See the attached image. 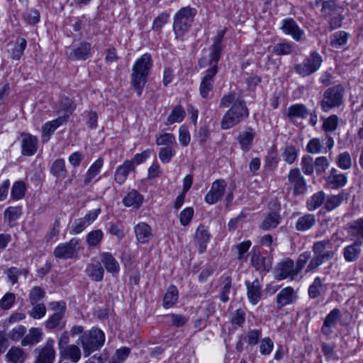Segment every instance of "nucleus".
I'll return each mask as SVG.
<instances>
[{"instance_id": "1", "label": "nucleus", "mask_w": 363, "mask_h": 363, "mask_svg": "<svg viewBox=\"0 0 363 363\" xmlns=\"http://www.w3.org/2000/svg\"><path fill=\"white\" fill-rule=\"evenodd\" d=\"M312 251L313 257L306 266V273L315 272L320 266L331 260L336 253V250L333 248V243L329 239L315 242L312 246Z\"/></svg>"}, {"instance_id": "2", "label": "nucleus", "mask_w": 363, "mask_h": 363, "mask_svg": "<svg viewBox=\"0 0 363 363\" xmlns=\"http://www.w3.org/2000/svg\"><path fill=\"white\" fill-rule=\"evenodd\" d=\"M152 66V57L149 53L143 54L133 66L131 84L139 96L147 82V76Z\"/></svg>"}, {"instance_id": "3", "label": "nucleus", "mask_w": 363, "mask_h": 363, "mask_svg": "<svg viewBox=\"0 0 363 363\" xmlns=\"http://www.w3.org/2000/svg\"><path fill=\"white\" fill-rule=\"evenodd\" d=\"M196 14V10L190 6L182 7L176 13L174 16L173 31L177 40H184V36L189 31Z\"/></svg>"}, {"instance_id": "4", "label": "nucleus", "mask_w": 363, "mask_h": 363, "mask_svg": "<svg viewBox=\"0 0 363 363\" xmlns=\"http://www.w3.org/2000/svg\"><path fill=\"white\" fill-rule=\"evenodd\" d=\"M249 111L242 99H237L230 109L224 114L220 121V128L228 130L247 119Z\"/></svg>"}, {"instance_id": "5", "label": "nucleus", "mask_w": 363, "mask_h": 363, "mask_svg": "<svg viewBox=\"0 0 363 363\" xmlns=\"http://www.w3.org/2000/svg\"><path fill=\"white\" fill-rule=\"evenodd\" d=\"M104 342L105 335L104 332L99 328H94L83 333L79 336L77 343L82 346L84 356L87 357L91 353L101 348Z\"/></svg>"}, {"instance_id": "6", "label": "nucleus", "mask_w": 363, "mask_h": 363, "mask_svg": "<svg viewBox=\"0 0 363 363\" xmlns=\"http://www.w3.org/2000/svg\"><path fill=\"white\" fill-rule=\"evenodd\" d=\"M345 90L342 84H337L328 88L323 94L320 102L321 110L328 112L332 109L338 108L343 105Z\"/></svg>"}, {"instance_id": "7", "label": "nucleus", "mask_w": 363, "mask_h": 363, "mask_svg": "<svg viewBox=\"0 0 363 363\" xmlns=\"http://www.w3.org/2000/svg\"><path fill=\"white\" fill-rule=\"evenodd\" d=\"M83 249L79 238H73L69 242L61 243L54 250L55 257L63 259L77 258L78 253Z\"/></svg>"}, {"instance_id": "8", "label": "nucleus", "mask_w": 363, "mask_h": 363, "mask_svg": "<svg viewBox=\"0 0 363 363\" xmlns=\"http://www.w3.org/2000/svg\"><path fill=\"white\" fill-rule=\"evenodd\" d=\"M322 57L317 52H312L301 63L294 65V71L301 77H307L320 67Z\"/></svg>"}, {"instance_id": "9", "label": "nucleus", "mask_w": 363, "mask_h": 363, "mask_svg": "<svg viewBox=\"0 0 363 363\" xmlns=\"http://www.w3.org/2000/svg\"><path fill=\"white\" fill-rule=\"evenodd\" d=\"M34 363H54L55 359V340L47 339L44 346L35 349Z\"/></svg>"}, {"instance_id": "10", "label": "nucleus", "mask_w": 363, "mask_h": 363, "mask_svg": "<svg viewBox=\"0 0 363 363\" xmlns=\"http://www.w3.org/2000/svg\"><path fill=\"white\" fill-rule=\"evenodd\" d=\"M286 185L292 189L295 196L303 194L307 190L306 181L298 168H294L289 171Z\"/></svg>"}, {"instance_id": "11", "label": "nucleus", "mask_w": 363, "mask_h": 363, "mask_svg": "<svg viewBox=\"0 0 363 363\" xmlns=\"http://www.w3.org/2000/svg\"><path fill=\"white\" fill-rule=\"evenodd\" d=\"M298 274V273L296 272L294 261L291 259H287L277 264L275 278L279 281L287 278L293 280Z\"/></svg>"}, {"instance_id": "12", "label": "nucleus", "mask_w": 363, "mask_h": 363, "mask_svg": "<svg viewBox=\"0 0 363 363\" xmlns=\"http://www.w3.org/2000/svg\"><path fill=\"white\" fill-rule=\"evenodd\" d=\"M281 29L284 34L291 35L297 42H301L304 39V30L293 18L284 19L281 22Z\"/></svg>"}, {"instance_id": "13", "label": "nucleus", "mask_w": 363, "mask_h": 363, "mask_svg": "<svg viewBox=\"0 0 363 363\" xmlns=\"http://www.w3.org/2000/svg\"><path fill=\"white\" fill-rule=\"evenodd\" d=\"M227 184L223 179L216 180L205 196V201L208 204H214L220 200L224 194Z\"/></svg>"}, {"instance_id": "14", "label": "nucleus", "mask_w": 363, "mask_h": 363, "mask_svg": "<svg viewBox=\"0 0 363 363\" xmlns=\"http://www.w3.org/2000/svg\"><path fill=\"white\" fill-rule=\"evenodd\" d=\"M342 317L340 309L335 308L333 309L325 317L323 324L321 327V333L326 337H330L333 333V330L337 326V322Z\"/></svg>"}, {"instance_id": "15", "label": "nucleus", "mask_w": 363, "mask_h": 363, "mask_svg": "<svg viewBox=\"0 0 363 363\" xmlns=\"http://www.w3.org/2000/svg\"><path fill=\"white\" fill-rule=\"evenodd\" d=\"M215 68H208L204 73L199 86V93L202 98L206 99L212 91L214 77L217 74Z\"/></svg>"}, {"instance_id": "16", "label": "nucleus", "mask_w": 363, "mask_h": 363, "mask_svg": "<svg viewBox=\"0 0 363 363\" xmlns=\"http://www.w3.org/2000/svg\"><path fill=\"white\" fill-rule=\"evenodd\" d=\"M68 115L60 116L55 120L45 123L42 127V139L48 142L58 127L67 123Z\"/></svg>"}, {"instance_id": "17", "label": "nucleus", "mask_w": 363, "mask_h": 363, "mask_svg": "<svg viewBox=\"0 0 363 363\" xmlns=\"http://www.w3.org/2000/svg\"><path fill=\"white\" fill-rule=\"evenodd\" d=\"M136 240L142 244L149 242L153 237L152 228L145 222H140L134 227Z\"/></svg>"}, {"instance_id": "18", "label": "nucleus", "mask_w": 363, "mask_h": 363, "mask_svg": "<svg viewBox=\"0 0 363 363\" xmlns=\"http://www.w3.org/2000/svg\"><path fill=\"white\" fill-rule=\"evenodd\" d=\"M247 288V295L249 301L253 304H257L262 298V285L258 279H255L253 281H245Z\"/></svg>"}, {"instance_id": "19", "label": "nucleus", "mask_w": 363, "mask_h": 363, "mask_svg": "<svg viewBox=\"0 0 363 363\" xmlns=\"http://www.w3.org/2000/svg\"><path fill=\"white\" fill-rule=\"evenodd\" d=\"M297 298V295L291 286L282 289L277 296V305L279 308L292 303Z\"/></svg>"}, {"instance_id": "20", "label": "nucleus", "mask_w": 363, "mask_h": 363, "mask_svg": "<svg viewBox=\"0 0 363 363\" xmlns=\"http://www.w3.org/2000/svg\"><path fill=\"white\" fill-rule=\"evenodd\" d=\"M255 135L256 133L251 127H248L244 131L240 133L237 137V140L242 151L247 152L250 150Z\"/></svg>"}, {"instance_id": "21", "label": "nucleus", "mask_w": 363, "mask_h": 363, "mask_svg": "<svg viewBox=\"0 0 363 363\" xmlns=\"http://www.w3.org/2000/svg\"><path fill=\"white\" fill-rule=\"evenodd\" d=\"M23 139L21 141L22 154L26 156L33 155L38 148V138L36 136L32 135L29 133L22 135Z\"/></svg>"}, {"instance_id": "22", "label": "nucleus", "mask_w": 363, "mask_h": 363, "mask_svg": "<svg viewBox=\"0 0 363 363\" xmlns=\"http://www.w3.org/2000/svg\"><path fill=\"white\" fill-rule=\"evenodd\" d=\"M134 169L135 165L133 162L128 160H125L116 170L114 174L115 181L119 184H123L125 182L129 173Z\"/></svg>"}, {"instance_id": "23", "label": "nucleus", "mask_w": 363, "mask_h": 363, "mask_svg": "<svg viewBox=\"0 0 363 363\" xmlns=\"http://www.w3.org/2000/svg\"><path fill=\"white\" fill-rule=\"evenodd\" d=\"M308 110L303 104H294L288 108L287 116L291 123H295L297 119H305L308 116Z\"/></svg>"}, {"instance_id": "24", "label": "nucleus", "mask_w": 363, "mask_h": 363, "mask_svg": "<svg viewBox=\"0 0 363 363\" xmlns=\"http://www.w3.org/2000/svg\"><path fill=\"white\" fill-rule=\"evenodd\" d=\"M61 359L70 360L73 363L78 362L82 356L81 350L78 345L72 344L59 351Z\"/></svg>"}, {"instance_id": "25", "label": "nucleus", "mask_w": 363, "mask_h": 363, "mask_svg": "<svg viewBox=\"0 0 363 363\" xmlns=\"http://www.w3.org/2000/svg\"><path fill=\"white\" fill-rule=\"evenodd\" d=\"M210 237L211 235L207 228L203 225H199L195 234V240L199 245V252L200 254L206 251Z\"/></svg>"}, {"instance_id": "26", "label": "nucleus", "mask_w": 363, "mask_h": 363, "mask_svg": "<svg viewBox=\"0 0 363 363\" xmlns=\"http://www.w3.org/2000/svg\"><path fill=\"white\" fill-rule=\"evenodd\" d=\"M362 244L361 240H356L352 245L345 247L343 249L344 259L349 262H355L360 255Z\"/></svg>"}, {"instance_id": "27", "label": "nucleus", "mask_w": 363, "mask_h": 363, "mask_svg": "<svg viewBox=\"0 0 363 363\" xmlns=\"http://www.w3.org/2000/svg\"><path fill=\"white\" fill-rule=\"evenodd\" d=\"M43 336V333L40 328H31L28 333L21 340L22 346H31L40 342Z\"/></svg>"}, {"instance_id": "28", "label": "nucleus", "mask_w": 363, "mask_h": 363, "mask_svg": "<svg viewBox=\"0 0 363 363\" xmlns=\"http://www.w3.org/2000/svg\"><path fill=\"white\" fill-rule=\"evenodd\" d=\"M91 44L87 42H82L77 48H73L69 57L75 60H85L91 55Z\"/></svg>"}, {"instance_id": "29", "label": "nucleus", "mask_w": 363, "mask_h": 363, "mask_svg": "<svg viewBox=\"0 0 363 363\" xmlns=\"http://www.w3.org/2000/svg\"><path fill=\"white\" fill-rule=\"evenodd\" d=\"M104 165V160L101 157L95 160L86 172L84 179V185L87 186L99 174Z\"/></svg>"}, {"instance_id": "30", "label": "nucleus", "mask_w": 363, "mask_h": 363, "mask_svg": "<svg viewBox=\"0 0 363 363\" xmlns=\"http://www.w3.org/2000/svg\"><path fill=\"white\" fill-rule=\"evenodd\" d=\"M101 259L108 272L117 274L119 272V263L110 252H103Z\"/></svg>"}, {"instance_id": "31", "label": "nucleus", "mask_w": 363, "mask_h": 363, "mask_svg": "<svg viewBox=\"0 0 363 363\" xmlns=\"http://www.w3.org/2000/svg\"><path fill=\"white\" fill-rule=\"evenodd\" d=\"M64 315H62L61 312L54 313L45 322V327L48 330H62L65 328L66 325V321L62 320Z\"/></svg>"}, {"instance_id": "32", "label": "nucleus", "mask_w": 363, "mask_h": 363, "mask_svg": "<svg viewBox=\"0 0 363 363\" xmlns=\"http://www.w3.org/2000/svg\"><path fill=\"white\" fill-rule=\"evenodd\" d=\"M143 202V196L138 191L132 190L123 199V203L127 207L139 208Z\"/></svg>"}, {"instance_id": "33", "label": "nucleus", "mask_w": 363, "mask_h": 363, "mask_svg": "<svg viewBox=\"0 0 363 363\" xmlns=\"http://www.w3.org/2000/svg\"><path fill=\"white\" fill-rule=\"evenodd\" d=\"M280 220L281 216L278 213L271 211L260 223L259 228L263 230H269L272 228H275L280 223Z\"/></svg>"}, {"instance_id": "34", "label": "nucleus", "mask_w": 363, "mask_h": 363, "mask_svg": "<svg viewBox=\"0 0 363 363\" xmlns=\"http://www.w3.org/2000/svg\"><path fill=\"white\" fill-rule=\"evenodd\" d=\"M315 223V216L313 214L307 213L298 218L295 223V228L298 231H306L311 229Z\"/></svg>"}, {"instance_id": "35", "label": "nucleus", "mask_w": 363, "mask_h": 363, "mask_svg": "<svg viewBox=\"0 0 363 363\" xmlns=\"http://www.w3.org/2000/svg\"><path fill=\"white\" fill-rule=\"evenodd\" d=\"M232 286V278L229 275H223L220 277V299L222 302L226 303L229 300Z\"/></svg>"}, {"instance_id": "36", "label": "nucleus", "mask_w": 363, "mask_h": 363, "mask_svg": "<svg viewBox=\"0 0 363 363\" xmlns=\"http://www.w3.org/2000/svg\"><path fill=\"white\" fill-rule=\"evenodd\" d=\"M251 262L257 270L268 272L272 268V259L262 257L259 254L254 253Z\"/></svg>"}, {"instance_id": "37", "label": "nucleus", "mask_w": 363, "mask_h": 363, "mask_svg": "<svg viewBox=\"0 0 363 363\" xmlns=\"http://www.w3.org/2000/svg\"><path fill=\"white\" fill-rule=\"evenodd\" d=\"M326 289V285L323 283L322 279L319 277H317L308 287V296L310 298H316L320 296L322 293L325 292Z\"/></svg>"}, {"instance_id": "38", "label": "nucleus", "mask_w": 363, "mask_h": 363, "mask_svg": "<svg viewBox=\"0 0 363 363\" xmlns=\"http://www.w3.org/2000/svg\"><path fill=\"white\" fill-rule=\"evenodd\" d=\"M86 271L89 277L95 281H101L104 278V269L99 262L89 264Z\"/></svg>"}, {"instance_id": "39", "label": "nucleus", "mask_w": 363, "mask_h": 363, "mask_svg": "<svg viewBox=\"0 0 363 363\" xmlns=\"http://www.w3.org/2000/svg\"><path fill=\"white\" fill-rule=\"evenodd\" d=\"M179 294L175 286L171 285L168 287L163 299V306L169 308L173 306L177 301Z\"/></svg>"}, {"instance_id": "40", "label": "nucleus", "mask_w": 363, "mask_h": 363, "mask_svg": "<svg viewBox=\"0 0 363 363\" xmlns=\"http://www.w3.org/2000/svg\"><path fill=\"white\" fill-rule=\"evenodd\" d=\"M50 172L55 177H65L67 169L65 160L62 158L55 160L50 167Z\"/></svg>"}, {"instance_id": "41", "label": "nucleus", "mask_w": 363, "mask_h": 363, "mask_svg": "<svg viewBox=\"0 0 363 363\" xmlns=\"http://www.w3.org/2000/svg\"><path fill=\"white\" fill-rule=\"evenodd\" d=\"M186 116V112L181 105H177L172 109L167 119L166 125H171L174 123H181Z\"/></svg>"}, {"instance_id": "42", "label": "nucleus", "mask_w": 363, "mask_h": 363, "mask_svg": "<svg viewBox=\"0 0 363 363\" xmlns=\"http://www.w3.org/2000/svg\"><path fill=\"white\" fill-rule=\"evenodd\" d=\"M6 356L8 360L12 363H23L26 357L22 349L14 347L8 351Z\"/></svg>"}, {"instance_id": "43", "label": "nucleus", "mask_w": 363, "mask_h": 363, "mask_svg": "<svg viewBox=\"0 0 363 363\" xmlns=\"http://www.w3.org/2000/svg\"><path fill=\"white\" fill-rule=\"evenodd\" d=\"M325 194L323 191L314 194L306 202L307 208L314 211L319 208L324 202Z\"/></svg>"}, {"instance_id": "44", "label": "nucleus", "mask_w": 363, "mask_h": 363, "mask_svg": "<svg viewBox=\"0 0 363 363\" xmlns=\"http://www.w3.org/2000/svg\"><path fill=\"white\" fill-rule=\"evenodd\" d=\"M338 6L335 0H325L320 12L324 18L337 13Z\"/></svg>"}, {"instance_id": "45", "label": "nucleus", "mask_w": 363, "mask_h": 363, "mask_svg": "<svg viewBox=\"0 0 363 363\" xmlns=\"http://www.w3.org/2000/svg\"><path fill=\"white\" fill-rule=\"evenodd\" d=\"M27 46V41L23 38H19L16 40L14 48L11 52V58L15 60L21 59L23 52Z\"/></svg>"}, {"instance_id": "46", "label": "nucleus", "mask_w": 363, "mask_h": 363, "mask_svg": "<svg viewBox=\"0 0 363 363\" xmlns=\"http://www.w3.org/2000/svg\"><path fill=\"white\" fill-rule=\"evenodd\" d=\"M104 238V233L101 230L97 229L89 232L86 237V241L89 246L96 247L100 244Z\"/></svg>"}, {"instance_id": "47", "label": "nucleus", "mask_w": 363, "mask_h": 363, "mask_svg": "<svg viewBox=\"0 0 363 363\" xmlns=\"http://www.w3.org/2000/svg\"><path fill=\"white\" fill-rule=\"evenodd\" d=\"M348 33L345 31H337L332 36L330 45L335 48H340L345 45L348 39Z\"/></svg>"}, {"instance_id": "48", "label": "nucleus", "mask_w": 363, "mask_h": 363, "mask_svg": "<svg viewBox=\"0 0 363 363\" xmlns=\"http://www.w3.org/2000/svg\"><path fill=\"white\" fill-rule=\"evenodd\" d=\"M345 194L341 193L337 195H333L328 197L325 202V208L329 211L336 208L345 199Z\"/></svg>"}, {"instance_id": "49", "label": "nucleus", "mask_w": 363, "mask_h": 363, "mask_svg": "<svg viewBox=\"0 0 363 363\" xmlns=\"http://www.w3.org/2000/svg\"><path fill=\"white\" fill-rule=\"evenodd\" d=\"M338 167L343 170L349 169L352 165V158L348 152L340 153L336 158Z\"/></svg>"}, {"instance_id": "50", "label": "nucleus", "mask_w": 363, "mask_h": 363, "mask_svg": "<svg viewBox=\"0 0 363 363\" xmlns=\"http://www.w3.org/2000/svg\"><path fill=\"white\" fill-rule=\"evenodd\" d=\"M339 118L336 115H331L323 121L322 128L325 133H332L338 127Z\"/></svg>"}, {"instance_id": "51", "label": "nucleus", "mask_w": 363, "mask_h": 363, "mask_svg": "<svg viewBox=\"0 0 363 363\" xmlns=\"http://www.w3.org/2000/svg\"><path fill=\"white\" fill-rule=\"evenodd\" d=\"M298 157V150L293 145H286L283 151L282 157L284 162L291 164Z\"/></svg>"}, {"instance_id": "52", "label": "nucleus", "mask_w": 363, "mask_h": 363, "mask_svg": "<svg viewBox=\"0 0 363 363\" xmlns=\"http://www.w3.org/2000/svg\"><path fill=\"white\" fill-rule=\"evenodd\" d=\"M347 182V177L344 174L341 173L335 176H328V183L334 189H338L344 186Z\"/></svg>"}, {"instance_id": "53", "label": "nucleus", "mask_w": 363, "mask_h": 363, "mask_svg": "<svg viewBox=\"0 0 363 363\" xmlns=\"http://www.w3.org/2000/svg\"><path fill=\"white\" fill-rule=\"evenodd\" d=\"M301 169L306 175L313 174L315 165L313 158L309 155H304L301 159Z\"/></svg>"}, {"instance_id": "54", "label": "nucleus", "mask_w": 363, "mask_h": 363, "mask_svg": "<svg viewBox=\"0 0 363 363\" xmlns=\"http://www.w3.org/2000/svg\"><path fill=\"white\" fill-rule=\"evenodd\" d=\"M33 308L28 311V314L34 319H40L46 314V307L44 303L31 304Z\"/></svg>"}, {"instance_id": "55", "label": "nucleus", "mask_w": 363, "mask_h": 363, "mask_svg": "<svg viewBox=\"0 0 363 363\" xmlns=\"http://www.w3.org/2000/svg\"><path fill=\"white\" fill-rule=\"evenodd\" d=\"M27 329L25 326L19 325L13 328L7 335L8 338L13 341H18L22 340L25 336Z\"/></svg>"}, {"instance_id": "56", "label": "nucleus", "mask_w": 363, "mask_h": 363, "mask_svg": "<svg viewBox=\"0 0 363 363\" xmlns=\"http://www.w3.org/2000/svg\"><path fill=\"white\" fill-rule=\"evenodd\" d=\"M311 259H312L311 253L309 251H306L301 255H299L296 262L295 268L296 269V272L298 274L302 271L306 264L310 262Z\"/></svg>"}, {"instance_id": "57", "label": "nucleus", "mask_w": 363, "mask_h": 363, "mask_svg": "<svg viewBox=\"0 0 363 363\" xmlns=\"http://www.w3.org/2000/svg\"><path fill=\"white\" fill-rule=\"evenodd\" d=\"M175 137L172 133H160L156 138V144L157 145L172 146L175 143Z\"/></svg>"}, {"instance_id": "58", "label": "nucleus", "mask_w": 363, "mask_h": 363, "mask_svg": "<svg viewBox=\"0 0 363 363\" xmlns=\"http://www.w3.org/2000/svg\"><path fill=\"white\" fill-rule=\"evenodd\" d=\"M175 153L176 152L172 147L168 146L161 148L158 156L162 163H169L175 155Z\"/></svg>"}, {"instance_id": "59", "label": "nucleus", "mask_w": 363, "mask_h": 363, "mask_svg": "<svg viewBox=\"0 0 363 363\" xmlns=\"http://www.w3.org/2000/svg\"><path fill=\"white\" fill-rule=\"evenodd\" d=\"M292 51V44L289 43H277L272 48V52L277 55H289Z\"/></svg>"}, {"instance_id": "60", "label": "nucleus", "mask_w": 363, "mask_h": 363, "mask_svg": "<svg viewBox=\"0 0 363 363\" xmlns=\"http://www.w3.org/2000/svg\"><path fill=\"white\" fill-rule=\"evenodd\" d=\"M26 192V186L23 182H16L11 189V196L16 200L23 197Z\"/></svg>"}, {"instance_id": "61", "label": "nucleus", "mask_w": 363, "mask_h": 363, "mask_svg": "<svg viewBox=\"0 0 363 363\" xmlns=\"http://www.w3.org/2000/svg\"><path fill=\"white\" fill-rule=\"evenodd\" d=\"M314 165L317 175H320L328 168L329 161L326 157H318L314 161Z\"/></svg>"}, {"instance_id": "62", "label": "nucleus", "mask_w": 363, "mask_h": 363, "mask_svg": "<svg viewBox=\"0 0 363 363\" xmlns=\"http://www.w3.org/2000/svg\"><path fill=\"white\" fill-rule=\"evenodd\" d=\"M45 296V291L39 286H34L29 294V301L30 304L38 303Z\"/></svg>"}, {"instance_id": "63", "label": "nucleus", "mask_w": 363, "mask_h": 363, "mask_svg": "<svg viewBox=\"0 0 363 363\" xmlns=\"http://www.w3.org/2000/svg\"><path fill=\"white\" fill-rule=\"evenodd\" d=\"M169 18V14L163 12L155 18L152 23V30L160 31L163 26L167 23Z\"/></svg>"}, {"instance_id": "64", "label": "nucleus", "mask_w": 363, "mask_h": 363, "mask_svg": "<svg viewBox=\"0 0 363 363\" xmlns=\"http://www.w3.org/2000/svg\"><path fill=\"white\" fill-rule=\"evenodd\" d=\"M350 229L354 235L363 239V218H360L352 223Z\"/></svg>"}]
</instances>
